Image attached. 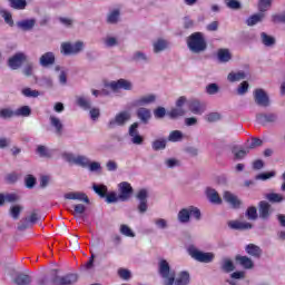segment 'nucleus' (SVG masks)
Segmentation results:
<instances>
[{
    "instance_id": "1",
    "label": "nucleus",
    "mask_w": 285,
    "mask_h": 285,
    "mask_svg": "<svg viewBox=\"0 0 285 285\" xmlns=\"http://www.w3.org/2000/svg\"><path fill=\"white\" fill-rule=\"evenodd\" d=\"M158 273L164 279V285H188L190 284V274L188 272H181L177 278L175 271L170 269L168 261L161 259L159 262Z\"/></svg>"
},
{
    "instance_id": "2",
    "label": "nucleus",
    "mask_w": 285,
    "mask_h": 285,
    "mask_svg": "<svg viewBox=\"0 0 285 285\" xmlns=\"http://www.w3.org/2000/svg\"><path fill=\"white\" fill-rule=\"evenodd\" d=\"M187 46L191 52L199 55V52H205L206 48H208V43L206 42V38H204V33L194 32L187 39Z\"/></svg>"
},
{
    "instance_id": "3",
    "label": "nucleus",
    "mask_w": 285,
    "mask_h": 285,
    "mask_svg": "<svg viewBox=\"0 0 285 285\" xmlns=\"http://www.w3.org/2000/svg\"><path fill=\"white\" fill-rule=\"evenodd\" d=\"M130 119H132V115L130 114V111L128 110L120 111L115 116L114 119H111L108 122L107 128L109 130H112V128H115L116 126H124L125 124H128Z\"/></svg>"
},
{
    "instance_id": "4",
    "label": "nucleus",
    "mask_w": 285,
    "mask_h": 285,
    "mask_svg": "<svg viewBox=\"0 0 285 285\" xmlns=\"http://www.w3.org/2000/svg\"><path fill=\"white\" fill-rule=\"evenodd\" d=\"M188 252L193 259H196V262H200L202 264H210V262L215 259V254L204 253L195 247H190Z\"/></svg>"
},
{
    "instance_id": "5",
    "label": "nucleus",
    "mask_w": 285,
    "mask_h": 285,
    "mask_svg": "<svg viewBox=\"0 0 285 285\" xmlns=\"http://www.w3.org/2000/svg\"><path fill=\"white\" fill-rule=\"evenodd\" d=\"M187 99L185 96H180L176 101V107L171 108L167 115L170 119H177L178 117H184L186 115V110L184 109V105Z\"/></svg>"
},
{
    "instance_id": "6",
    "label": "nucleus",
    "mask_w": 285,
    "mask_h": 285,
    "mask_svg": "<svg viewBox=\"0 0 285 285\" xmlns=\"http://www.w3.org/2000/svg\"><path fill=\"white\" fill-rule=\"evenodd\" d=\"M83 50V42L77 41L75 45L70 42H63L61 45L62 55H79Z\"/></svg>"
},
{
    "instance_id": "7",
    "label": "nucleus",
    "mask_w": 285,
    "mask_h": 285,
    "mask_svg": "<svg viewBox=\"0 0 285 285\" xmlns=\"http://www.w3.org/2000/svg\"><path fill=\"white\" fill-rule=\"evenodd\" d=\"M132 186L128 181H122L119 184V200L120 202H128L130 197H132Z\"/></svg>"
},
{
    "instance_id": "8",
    "label": "nucleus",
    "mask_w": 285,
    "mask_h": 285,
    "mask_svg": "<svg viewBox=\"0 0 285 285\" xmlns=\"http://www.w3.org/2000/svg\"><path fill=\"white\" fill-rule=\"evenodd\" d=\"M254 99L257 106H262L263 108H268V106H271V100L268 99V95H266L264 89H255Z\"/></svg>"
},
{
    "instance_id": "9",
    "label": "nucleus",
    "mask_w": 285,
    "mask_h": 285,
    "mask_svg": "<svg viewBox=\"0 0 285 285\" xmlns=\"http://www.w3.org/2000/svg\"><path fill=\"white\" fill-rule=\"evenodd\" d=\"M112 92H117L118 90H132V83L126 79H119L117 81H111L107 85Z\"/></svg>"
},
{
    "instance_id": "10",
    "label": "nucleus",
    "mask_w": 285,
    "mask_h": 285,
    "mask_svg": "<svg viewBox=\"0 0 285 285\" xmlns=\"http://www.w3.org/2000/svg\"><path fill=\"white\" fill-rule=\"evenodd\" d=\"M136 198L139 202V205H138L139 213H146V210H148V190L144 188L140 189L137 193Z\"/></svg>"
},
{
    "instance_id": "11",
    "label": "nucleus",
    "mask_w": 285,
    "mask_h": 285,
    "mask_svg": "<svg viewBox=\"0 0 285 285\" xmlns=\"http://www.w3.org/2000/svg\"><path fill=\"white\" fill-rule=\"evenodd\" d=\"M27 57L23 52H18L13 57L9 58L8 66L11 70H19V67L23 65Z\"/></svg>"
},
{
    "instance_id": "12",
    "label": "nucleus",
    "mask_w": 285,
    "mask_h": 285,
    "mask_svg": "<svg viewBox=\"0 0 285 285\" xmlns=\"http://www.w3.org/2000/svg\"><path fill=\"white\" fill-rule=\"evenodd\" d=\"M39 222V216L37 215V210H33L29 218H22L20 220V225H18V230H26L30 228V224H37Z\"/></svg>"
},
{
    "instance_id": "13",
    "label": "nucleus",
    "mask_w": 285,
    "mask_h": 285,
    "mask_svg": "<svg viewBox=\"0 0 285 285\" xmlns=\"http://www.w3.org/2000/svg\"><path fill=\"white\" fill-rule=\"evenodd\" d=\"M55 61L56 57L52 51L43 53L39 59V63L42 66V68H50V66H55Z\"/></svg>"
},
{
    "instance_id": "14",
    "label": "nucleus",
    "mask_w": 285,
    "mask_h": 285,
    "mask_svg": "<svg viewBox=\"0 0 285 285\" xmlns=\"http://www.w3.org/2000/svg\"><path fill=\"white\" fill-rule=\"evenodd\" d=\"M223 199L227 202V204H230L233 208H240L242 206V200H239V198H237V196L230 191H225Z\"/></svg>"
},
{
    "instance_id": "15",
    "label": "nucleus",
    "mask_w": 285,
    "mask_h": 285,
    "mask_svg": "<svg viewBox=\"0 0 285 285\" xmlns=\"http://www.w3.org/2000/svg\"><path fill=\"white\" fill-rule=\"evenodd\" d=\"M58 282L57 285H72L77 284L79 281V275L77 274H67L62 277H57Z\"/></svg>"
},
{
    "instance_id": "16",
    "label": "nucleus",
    "mask_w": 285,
    "mask_h": 285,
    "mask_svg": "<svg viewBox=\"0 0 285 285\" xmlns=\"http://www.w3.org/2000/svg\"><path fill=\"white\" fill-rule=\"evenodd\" d=\"M256 121L263 126L266 124H273L277 121V115L275 114H257Z\"/></svg>"
},
{
    "instance_id": "17",
    "label": "nucleus",
    "mask_w": 285,
    "mask_h": 285,
    "mask_svg": "<svg viewBox=\"0 0 285 285\" xmlns=\"http://www.w3.org/2000/svg\"><path fill=\"white\" fill-rule=\"evenodd\" d=\"M65 199H73L78 202H85V204H90V198H88L86 194L79 191H71L65 194Z\"/></svg>"
},
{
    "instance_id": "18",
    "label": "nucleus",
    "mask_w": 285,
    "mask_h": 285,
    "mask_svg": "<svg viewBox=\"0 0 285 285\" xmlns=\"http://www.w3.org/2000/svg\"><path fill=\"white\" fill-rule=\"evenodd\" d=\"M258 213L261 219H268L271 217V205L266 200H262L258 204Z\"/></svg>"
},
{
    "instance_id": "19",
    "label": "nucleus",
    "mask_w": 285,
    "mask_h": 285,
    "mask_svg": "<svg viewBox=\"0 0 285 285\" xmlns=\"http://www.w3.org/2000/svg\"><path fill=\"white\" fill-rule=\"evenodd\" d=\"M136 115L142 124H148V121H150V118L153 117L150 109L144 107L138 108Z\"/></svg>"
},
{
    "instance_id": "20",
    "label": "nucleus",
    "mask_w": 285,
    "mask_h": 285,
    "mask_svg": "<svg viewBox=\"0 0 285 285\" xmlns=\"http://www.w3.org/2000/svg\"><path fill=\"white\" fill-rule=\"evenodd\" d=\"M229 228L234 230H248L253 228V224L250 223H242L239 220H232L228 223Z\"/></svg>"
},
{
    "instance_id": "21",
    "label": "nucleus",
    "mask_w": 285,
    "mask_h": 285,
    "mask_svg": "<svg viewBox=\"0 0 285 285\" xmlns=\"http://www.w3.org/2000/svg\"><path fill=\"white\" fill-rule=\"evenodd\" d=\"M245 250L247 255H250V257H255L256 259H259V257H262V248L255 244H248L245 247Z\"/></svg>"
},
{
    "instance_id": "22",
    "label": "nucleus",
    "mask_w": 285,
    "mask_h": 285,
    "mask_svg": "<svg viewBox=\"0 0 285 285\" xmlns=\"http://www.w3.org/2000/svg\"><path fill=\"white\" fill-rule=\"evenodd\" d=\"M32 282V278L28 274L19 273L13 278V284L17 285H30Z\"/></svg>"
},
{
    "instance_id": "23",
    "label": "nucleus",
    "mask_w": 285,
    "mask_h": 285,
    "mask_svg": "<svg viewBox=\"0 0 285 285\" xmlns=\"http://www.w3.org/2000/svg\"><path fill=\"white\" fill-rule=\"evenodd\" d=\"M235 261L237 262V264H239L240 266H243V268H246V269H250L253 268V266H255V264L253 263V259L248 258V256L237 255L235 257Z\"/></svg>"
},
{
    "instance_id": "24",
    "label": "nucleus",
    "mask_w": 285,
    "mask_h": 285,
    "mask_svg": "<svg viewBox=\"0 0 285 285\" xmlns=\"http://www.w3.org/2000/svg\"><path fill=\"white\" fill-rule=\"evenodd\" d=\"M189 110L194 115H203L204 110H206V107L202 105L198 100H194L189 102Z\"/></svg>"
},
{
    "instance_id": "25",
    "label": "nucleus",
    "mask_w": 285,
    "mask_h": 285,
    "mask_svg": "<svg viewBox=\"0 0 285 285\" xmlns=\"http://www.w3.org/2000/svg\"><path fill=\"white\" fill-rule=\"evenodd\" d=\"M264 17H266V13H263L262 11H259V13H255V14L250 16L246 20V24L247 26H257V23H262V21H264Z\"/></svg>"
},
{
    "instance_id": "26",
    "label": "nucleus",
    "mask_w": 285,
    "mask_h": 285,
    "mask_svg": "<svg viewBox=\"0 0 285 285\" xmlns=\"http://www.w3.org/2000/svg\"><path fill=\"white\" fill-rule=\"evenodd\" d=\"M217 57L220 63H228V61L233 59L228 49H218Z\"/></svg>"
},
{
    "instance_id": "27",
    "label": "nucleus",
    "mask_w": 285,
    "mask_h": 285,
    "mask_svg": "<svg viewBox=\"0 0 285 285\" xmlns=\"http://www.w3.org/2000/svg\"><path fill=\"white\" fill-rule=\"evenodd\" d=\"M207 198L212 204H222V197H219V193H217L215 189H207Z\"/></svg>"
},
{
    "instance_id": "28",
    "label": "nucleus",
    "mask_w": 285,
    "mask_h": 285,
    "mask_svg": "<svg viewBox=\"0 0 285 285\" xmlns=\"http://www.w3.org/2000/svg\"><path fill=\"white\" fill-rule=\"evenodd\" d=\"M50 124L53 128H56L57 135L61 136L63 134V124H61L59 118L50 116Z\"/></svg>"
},
{
    "instance_id": "29",
    "label": "nucleus",
    "mask_w": 285,
    "mask_h": 285,
    "mask_svg": "<svg viewBox=\"0 0 285 285\" xmlns=\"http://www.w3.org/2000/svg\"><path fill=\"white\" fill-rule=\"evenodd\" d=\"M178 222L180 224H188L190 222V209L188 208H183L178 213Z\"/></svg>"
},
{
    "instance_id": "30",
    "label": "nucleus",
    "mask_w": 285,
    "mask_h": 285,
    "mask_svg": "<svg viewBox=\"0 0 285 285\" xmlns=\"http://www.w3.org/2000/svg\"><path fill=\"white\" fill-rule=\"evenodd\" d=\"M220 268L224 273H233L235 271V264L230 258H223Z\"/></svg>"
},
{
    "instance_id": "31",
    "label": "nucleus",
    "mask_w": 285,
    "mask_h": 285,
    "mask_svg": "<svg viewBox=\"0 0 285 285\" xmlns=\"http://www.w3.org/2000/svg\"><path fill=\"white\" fill-rule=\"evenodd\" d=\"M35 19H28V20H22V21H19L17 23L18 28H20V30H24V31H28V30H32V28H35Z\"/></svg>"
},
{
    "instance_id": "32",
    "label": "nucleus",
    "mask_w": 285,
    "mask_h": 285,
    "mask_svg": "<svg viewBox=\"0 0 285 285\" xmlns=\"http://www.w3.org/2000/svg\"><path fill=\"white\" fill-rule=\"evenodd\" d=\"M9 6L13 10H26L28 2L26 0H9Z\"/></svg>"
},
{
    "instance_id": "33",
    "label": "nucleus",
    "mask_w": 285,
    "mask_h": 285,
    "mask_svg": "<svg viewBox=\"0 0 285 285\" xmlns=\"http://www.w3.org/2000/svg\"><path fill=\"white\" fill-rule=\"evenodd\" d=\"M227 79L232 83H235V81H242V79H246V73H244V71L230 72L228 73Z\"/></svg>"
},
{
    "instance_id": "34",
    "label": "nucleus",
    "mask_w": 285,
    "mask_h": 285,
    "mask_svg": "<svg viewBox=\"0 0 285 285\" xmlns=\"http://www.w3.org/2000/svg\"><path fill=\"white\" fill-rule=\"evenodd\" d=\"M262 42L267 47L271 48V46H275V38L273 36H268L266 32L261 33Z\"/></svg>"
},
{
    "instance_id": "35",
    "label": "nucleus",
    "mask_w": 285,
    "mask_h": 285,
    "mask_svg": "<svg viewBox=\"0 0 285 285\" xmlns=\"http://www.w3.org/2000/svg\"><path fill=\"white\" fill-rule=\"evenodd\" d=\"M22 210H23V206L14 205V206L10 207L9 213H10L12 219H19Z\"/></svg>"
},
{
    "instance_id": "36",
    "label": "nucleus",
    "mask_w": 285,
    "mask_h": 285,
    "mask_svg": "<svg viewBox=\"0 0 285 285\" xmlns=\"http://www.w3.org/2000/svg\"><path fill=\"white\" fill-rule=\"evenodd\" d=\"M166 48H168V41H166L164 39H158L154 43V52H161V51L166 50Z\"/></svg>"
},
{
    "instance_id": "37",
    "label": "nucleus",
    "mask_w": 285,
    "mask_h": 285,
    "mask_svg": "<svg viewBox=\"0 0 285 285\" xmlns=\"http://www.w3.org/2000/svg\"><path fill=\"white\" fill-rule=\"evenodd\" d=\"M271 6H273V0H259L258 11L265 14L271 9Z\"/></svg>"
},
{
    "instance_id": "38",
    "label": "nucleus",
    "mask_w": 285,
    "mask_h": 285,
    "mask_svg": "<svg viewBox=\"0 0 285 285\" xmlns=\"http://www.w3.org/2000/svg\"><path fill=\"white\" fill-rule=\"evenodd\" d=\"M32 115V109L28 106H22L16 110V117H30Z\"/></svg>"
},
{
    "instance_id": "39",
    "label": "nucleus",
    "mask_w": 285,
    "mask_h": 285,
    "mask_svg": "<svg viewBox=\"0 0 285 285\" xmlns=\"http://www.w3.org/2000/svg\"><path fill=\"white\" fill-rule=\"evenodd\" d=\"M166 144H167L166 139L160 138V139L155 140L151 144V148H153V150H156V151L164 150V149H166Z\"/></svg>"
},
{
    "instance_id": "40",
    "label": "nucleus",
    "mask_w": 285,
    "mask_h": 285,
    "mask_svg": "<svg viewBox=\"0 0 285 285\" xmlns=\"http://www.w3.org/2000/svg\"><path fill=\"white\" fill-rule=\"evenodd\" d=\"M155 99H156L155 95L141 97L140 99L137 100V106H146L148 104H153L155 102Z\"/></svg>"
},
{
    "instance_id": "41",
    "label": "nucleus",
    "mask_w": 285,
    "mask_h": 285,
    "mask_svg": "<svg viewBox=\"0 0 285 285\" xmlns=\"http://www.w3.org/2000/svg\"><path fill=\"white\" fill-rule=\"evenodd\" d=\"M266 199H268V202H272V204H279L281 202H284V196L276 193H271L267 194Z\"/></svg>"
},
{
    "instance_id": "42",
    "label": "nucleus",
    "mask_w": 285,
    "mask_h": 285,
    "mask_svg": "<svg viewBox=\"0 0 285 285\" xmlns=\"http://www.w3.org/2000/svg\"><path fill=\"white\" fill-rule=\"evenodd\" d=\"M12 117H17V112L12 111V109L4 108L0 110L1 119H12Z\"/></svg>"
},
{
    "instance_id": "43",
    "label": "nucleus",
    "mask_w": 285,
    "mask_h": 285,
    "mask_svg": "<svg viewBox=\"0 0 285 285\" xmlns=\"http://www.w3.org/2000/svg\"><path fill=\"white\" fill-rule=\"evenodd\" d=\"M181 139H184V134H181V131L179 130H174L169 134L168 136V141H181Z\"/></svg>"
},
{
    "instance_id": "44",
    "label": "nucleus",
    "mask_w": 285,
    "mask_h": 285,
    "mask_svg": "<svg viewBox=\"0 0 285 285\" xmlns=\"http://www.w3.org/2000/svg\"><path fill=\"white\" fill-rule=\"evenodd\" d=\"M77 105L82 108V110H90V100L86 99L85 97H78Z\"/></svg>"
},
{
    "instance_id": "45",
    "label": "nucleus",
    "mask_w": 285,
    "mask_h": 285,
    "mask_svg": "<svg viewBox=\"0 0 285 285\" xmlns=\"http://www.w3.org/2000/svg\"><path fill=\"white\" fill-rule=\"evenodd\" d=\"M94 190L99 197H106L108 193V187L106 185H94Z\"/></svg>"
},
{
    "instance_id": "46",
    "label": "nucleus",
    "mask_w": 285,
    "mask_h": 285,
    "mask_svg": "<svg viewBox=\"0 0 285 285\" xmlns=\"http://www.w3.org/2000/svg\"><path fill=\"white\" fill-rule=\"evenodd\" d=\"M75 164L82 166V168H88L90 165V159H88L86 156H78L75 159Z\"/></svg>"
},
{
    "instance_id": "47",
    "label": "nucleus",
    "mask_w": 285,
    "mask_h": 285,
    "mask_svg": "<svg viewBox=\"0 0 285 285\" xmlns=\"http://www.w3.org/2000/svg\"><path fill=\"white\" fill-rule=\"evenodd\" d=\"M24 184L27 188L32 189L37 185V178L32 175H27L24 178Z\"/></svg>"
},
{
    "instance_id": "48",
    "label": "nucleus",
    "mask_w": 285,
    "mask_h": 285,
    "mask_svg": "<svg viewBox=\"0 0 285 285\" xmlns=\"http://www.w3.org/2000/svg\"><path fill=\"white\" fill-rule=\"evenodd\" d=\"M119 21V10L116 9L109 13L107 17V23H117Z\"/></svg>"
},
{
    "instance_id": "49",
    "label": "nucleus",
    "mask_w": 285,
    "mask_h": 285,
    "mask_svg": "<svg viewBox=\"0 0 285 285\" xmlns=\"http://www.w3.org/2000/svg\"><path fill=\"white\" fill-rule=\"evenodd\" d=\"M246 216L248 219L255 220L257 219V207L250 206L246 210Z\"/></svg>"
},
{
    "instance_id": "50",
    "label": "nucleus",
    "mask_w": 285,
    "mask_h": 285,
    "mask_svg": "<svg viewBox=\"0 0 285 285\" xmlns=\"http://www.w3.org/2000/svg\"><path fill=\"white\" fill-rule=\"evenodd\" d=\"M120 233L121 235H125V237H135V232H132V229H130L128 225H121Z\"/></svg>"
},
{
    "instance_id": "51",
    "label": "nucleus",
    "mask_w": 285,
    "mask_h": 285,
    "mask_svg": "<svg viewBox=\"0 0 285 285\" xmlns=\"http://www.w3.org/2000/svg\"><path fill=\"white\" fill-rule=\"evenodd\" d=\"M189 217H194L195 219H202V212L197 207L189 206Z\"/></svg>"
},
{
    "instance_id": "52",
    "label": "nucleus",
    "mask_w": 285,
    "mask_h": 285,
    "mask_svg": "<svg viewBox=\"0 0 285 285\" xmlns=\"http://www.w3.org/2000/svg\"><path fill=\"white\" fill-rule=\"evenodd\" d=\"M154 116L156 119H164L166 117V108L158 107L154 110Z\"/></svg>"
},
{
    "instance_id": "53",
    "label": "nucleus",
    "mask_w": 285,
    "mask_h": 285,
    "mask_svg": "<svg viewBox=\"0 0 285 285\" xmlns=\"http://www.w3.org/2000/svg\"><path fill=\"white\" fill-rule=\"evenodd\" d=\"M206 92L207 95H217V92H219V86H217V83H209L206 87Z\"/></svg>"
},
{
    "instance_id": "54",
    "label": "nucleus",
    "mask_w": 285,
    "mask_h": 285,
    "mask_svg": "<svg viewBox=\"0 0 285 285\" xmlns=\"http://www.w3.org/2000/svg\"><path fill=\"white\" fill-rule=\"evenodd\" d=\"M22 95L24 97H33V98H37L39 97V91L38 90H31L30 88H24L22 89Z\"/></svg>"
},
{
    "instance_id": "55",
    "label": "nucleus",
    "mask_w": 285,
    "mask_h": 285,
    "mask_svg": "<svg viewBox=\"0 0 285 285\" xmlns=\"http://www.w3.org/2000/svg\"><path fill=\"white\" fill-rule=\"evenodd\" d=\"M219 119H222V115H219V112H210L206 117V120L209 121V124L219 121Z\"/></svg>"
},
{
    "instance_id": "56",
    "label": "nucleus",
    "mask_w": 285,
    "mask_h": 285,
    "mask_svg": "<svg viewBox=\"0 0 285 285\" xmlns=\"http://www.w3.org/2000/svg\"><path fill=\"white\" fill-rule=\"evenodd\" d=\"M19 180V175L17 173H11L6 176L7 184H17Z\"/></svg>"
},
{
    "instance_id": "57",
    "label": "nucleus",
    "mask_w": 285,
    "mask_h": 285,
    "mask_svg": "<svg viewBox=\"0 0 285 285\" xmlns=\"http://www.w3.org/2000/svg\"><path fill=\"white\" fill-rule=\"evenodd\" d=\"M106 202L107 204H115L116 202H119V195L117 196L116 193L107 194Z\"/></svg>"
},
{
    "instance_id": "58",
    "label": "nucleus",
    "mask_w": 285,
    "mask_h": 285,
    "mask_svg": "<svg viewBox=\"0 0 285 285\" xmlns=\"http://www.w3.org/2000/svg\"><path fill=\"white\" fill-rule=\"evenodd\" d=\"M264 141L259 138H252V142L249 144L248 148L249 150H253L255 148H259Z\"/></svg>"
},
{
    "instance_id": "59",
    "label": "nucleus",
    "mask_w": 285,
    "mask_h": 285,
    "mask_svg": "<svg viewBox=\"0 0 285 285\" xmlns=\"http://www.w3.org/2000/svg\"><path fill=\"white\" fill-rule=\"evenodd\" d=\"M227 8H230V10H239V8H242V3L237 0H228Z\"/></svg>"
},
{
    "instance_id": "60",
    "label": "nucleus",
    "mask_w": 285,
    "mask_h": 285,
    "mask_svg": "<svg viewBox=\"0 0 285 285\" xmlns=\"http://www.w3.org/2000/svg\"><path fill=\"white\" fill-rule=\"evenodd\" d=\"M37 153L38 155H40V157H50V153H48V148H46V146L43 145L38 146Z\"/></svg>"
},
{
    "instance_id": "61",
    "label": "nucleus",
    "mask_w": 285,
    "mask_h": 285,
    "mask_svg": "<svg viewBox=\"0 0 285 285\" xmlns=\"http://www.w3.org/2000/svg\"><path fill=\"white\" fill-rule=\"evenodd\" d=\"M271 177H275V171L259 174L256 176V179H262L263 181H266V179H271Z\"/></svg>"
},
{
    "instance_id": "62",
    "label": "nucleus",
    "mask_w": 285,
    "mask_h": 285,
    "mask_svg": "<svg viewBox=\"0 0 285 285\" xmlns=\"http://www.w3.org/2000/svg\"><path fill=\"white\" fill-rule=\"evenodd\" d=\"M272 21L274 23H285V12L281 13V14H274L272 17Z\"/></svg>"
},
{
    "instance_id": "63",
    "label": "nucleus",
    "mask_w": 285,
    "mask_h": 285,
    "mask_svg": "<svg viewBox=\"0 0 285 285\" xmlns=\"http://www.w3.org/2000/svg\"><path fill=\"white\" fill-rule=\"evenodd\" d=\"M4 199L9 204H14V202H19V196L17 194H7L4 195Z\"/></svg>"
},
{
    "instance_id": "64",
    "label": "nucleus",
    "mask_w": 285,
    "mask_h": 285,
    "mask_svg": "<svg viewBox=\"0 0 285 285\" xmlns=\"http://www.w3.org/2000/svg\"><path fill=\"white\" fill-rule=\"evenodd\" d=\"M118 275H119V277H121V279H130V271H128V269L120 268L118 271Z\"/></svg>"
}]
</instances>
